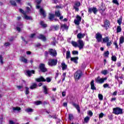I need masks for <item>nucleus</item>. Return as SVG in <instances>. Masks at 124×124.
Masks as SVG:
<instances>
[{"label": "nucleus", "instance_id": "nucleus-1", "mask_svg": "<svg viewBox=\"0 0 124 124\" xmlns=\"http://www.w3.org/2000/svg\"><path fill=\"white\" fill-rule=\"evenodd\" d=\"M83 76V73L82 71L78 70L74 74V78L75 80H79Z\"/></svg>", "mask_w": 124, "mask_h": 124}, {"label": "nucleus", "instance_id": "nucleus-2", "mask_svg": "<svg viewBox=\"0 0 124 124\" xmlns=\"http://www.w3.org/2000/svg\"><path fill=\"white\" fill-rule=\"evenodd\" d=\"M113 112L115 115H122V114H123V109L119 107L113 108Z\"/></svg>", "mask_w": 124, "mask_h": 124}, {"label": "nucleus", "instance_id": "nucleus-3", "mask_svg": "<svg viewBox=\"0 0 124 124\" xmlns=\"http://www.w3.org/2000/svg\"><path fill=\"white\" fill-rule=\"evenodd\" d=\"M36 81L37 82H47V83H50L51 82V79L50 78H47L46 79L44 78L43 77H41L39 78H36Z\"/></svg>", "mask_w": 124, "mask_h": 124}, {"label": "nucleus", "instance_id": "nucleus-4", "mask_svg": "<svg viewBox=\"0 0 124 124\" xmlns=\"http://www.w3.org/2000/svg\"><path fill=\"white\" fill-rule=\"evenodd\" d=\"M57 63H58V60L57 59L48 60V65L49 66H55V65H57Z\"/></svg>", "mask_w": 124, "mask_h": 124}, {"label": "nucleus", "instance_id": "nucleus-5", "mask_svg": "<svg viewBox=\"0 0 124 124\" xmlns=\"http://www.w3.org/2000/svg\"><path fill=\"white\" fill-rule=\"evenodd\" d=\"M84 46H85V42L83 41L82 39H78V47L79 48V50L84 49Z\"/></svg>", "mask_w": 124, "mask_h": 124}, {"label": "nucleus", "instance_id": "nucleus-6", "mask_svg": "<svg viewBox=\"0 0 124 124\" xmlns=\"http://www.w3.org/2000/svg\"><path fill=\"white\" fill-rule=\"evenodd\" d=\"M107 80V78H100V77H98L95 78V81L98 84H103L104 81Z\"/></svg>", "mask_w": 124, "mask_h": 124}, {"label": "nucleus", "instance_id": "nucleus-7", "mask_svg": "<svg viewBox=\"0 0 124 124\" xmlns=\"http://www.w3.org/2000/svg\"><path fill=\"white\" fill-rule=\"evenodd\" d=\"M95 38L97 42H101L102 41V35L100 33L98 32L95 34Z\"/></svg>", "mask_w": 124, "mask_h": 124}, {"label": "nucleus", "instance_id": "nucleus-8", "mask_svg": "<svg viewBox=\"0 0 124 124\" xmlns=\"http://www.w3.org/2000/svg\"><path fill=\"white\" fill-rule=\"evenodd\" d=\"M81 20H82V18L79 16V15H77L76 17V19L74 20V23L75 25L77 26L80 24V22H81Z\"/></svg>", "mask_w": 124, "mask_h": 124}, {"label": "nucleus", "instance_id": "nucleus-9", "mask_svg": "<svg viewBox=\"0 0 124 124\" xmlns=\"http://www.w3.org/2000/svg\"><path fill=\"white\" fill-rule=\"evenodd\" d=\"M39 68L42 72H46L47 71V68L45 67L44 63H41L39 65Z\"/></svg>", "mask_w": 124, "mask_h": 124}, {"label": "nucleus", "instance_id": "nucleus-10", "mask_svg": "<svg viewBox=\"0 0 124 124\" xmlns=\"http://www.w3.org/2000/svg\"><path fill=\"white\" fill-rule=\"evenodd\" d=\"M81 5V3L79 1H76L75 3L74 8L76 11H79V7Z\"/></svg>", "mask_w": 124, "mask_h": 124}, {"label": "nucleus", "instance_id": "nucleus-11", "mask_svg": "<svg viewBox=\"0 0 124 124\" xmlns=\"http://www.w3.org/2000/svg\"><path fill=\"white\" fill-rule=\"evenodd\" d=\"M48 52L49 55L52 57H56L57 56V51L56 50L51 49L49 50Z\"/></svg>", "mask_w": 124, "mask_h": 124}, {"label": "nucleus", "instance_id": "nucleus-12", "mask_svg": "<svg viewBox=\"0 0 124 124\" xmlns=\"http://www.w3.org/2000/svg\"><path fill=\"white\" fill-rule=\"evenodd\" d=\"M88 12L89 13H92V12H93L94 14H96V12H97V9H96L95 7L89 8L88 10Z\"/></svg>", "mask_w": 124, "mask_h": 124}, {"label": "nucleus", "instance_id": "nucleus-13", "mask_svg": "<svg viewBox=\"0 0 124 124\" xmlns=\"http://www.w3.org/2000/svg\"><path fill=\"white\" fill-rule=\"evenodd\" d=\"M109 26H110L109 20H105L104 27L106 29V30H107L108 28H109Z\"/></svg>", "mask_w": 124, "mask_h": 124}, {"label": "nucleus", "instance_id": "nucleus-14", "mask_svg": "<svg viewBox=\"0 0 124 124\" xmlns=\"http://www.w3.org/2000/svg\"><path fill=\"white\" fill-rule=\"evenodd\" d=\"M90 85L91 87V90H93V91L96 90V88H95V86H94V80H92L90 83Z\"/></svg>", "mask_w": 124, "mask_h": 124}, {"label": "nucleus", "instance_id": "nucleus-15", "mask_svg": "<svg viewBox=\"0 0 124 124\" xmlns=\"http://www.w3.org/2000/svg\"><path fill=\"white\" fill-rule=\"evenodd\" d=\"M86 34L85 33H79L77 34V38L78 39H82L85 37Z\"/></svg>", "mask_w": 124, "mask_h": 124}, {"label": "nucleus", "instance_id": "nucleus-16", "mask_svg": "<svg viewBox=\"0 0 124 124\" xmlns=\"http://www.w3.org/2000/svg\"><path fill=\"white\" fill-rule=\"evenodd\" d=\"M31 74H34V70L26 71V75H27V76L31 77Z\"/></svg>", "mask_w": 124, "mask_h": 124}, {"label": "nucleus", "instance_id": "nucleus-17", "mask_svg": "<svg viewBox=\"0 0 124 124\" xmlns=\"http://www.w3.org/2000/svg\"><path fill=\"white\" fill-rule=\"evenodd\" d=\"M73 106L76 108L78 110V113H81V110H80V107L78 105L76 104L75 103L73 104Z\"/></svg>", "mask_w": 124, "mask_h": 124}, {"label": "nucleus", "instance_id": "nucleus-18", "mask_svg": "<svg viewBox=\"0 0 124 124\" xmlns=\"http://www.w3.org/2000/svg\"><path fill=\"white\" fill-rule=\"evenodd\" d=\"M20 61L24 63H28V60L25 58L24 57H21L20 58Z\"/></svg>", "mask_w": 124, "mask_h": 124}, {"label": "nucleus", "instance_id": "nucleus-19", "mask_svg": "<svg viewBox=\"0 0 124 124\" xmlns=\"http://www.w3.org/2000/svg\"><path fill=\"white\" fill-rule=\"evenodd\" d=\"M79 58L78 57H73V58H71V62H75V63H78V59Z\"/></svg>", "mask_w": 124, "mask_h": 124}, {"label": "nucleus", "instance_id": "nucleus-20", "mask_svg": "<svg viewBox=\"0 0 124 124\" xmlns=\"http://www.w3.org/2000/svg\"><path fill=\"white\" fill-rule=\"evenodd\" d=\"M61 65L62 66V70H65L66 69H67V65L65 64V63L64 62H62L61 63Z\"/></svg>", "mask_w": 124, "mask_h": 124}, {"label": "nucleus", "instance_id": "nucleus-21", "mask_svg": "<svg viewBox=\"0 0 124 124\" xmlns=\"http://www.w3.org/2000/svg\"><path fill=\"white\" fill-rule=\"evenodd\" d=\"M38 38H39V39H42L43 41H46V37L41 34H40L39 36H38Z\"/></svg>", "mask_w": 124, "mask_h": 124}, {"label": "nucleus", "instance_id": "nucleus-22", "mask_svg": "<svg viewBox=\"0 0 124 124\" xmlns=\"http://www.w3.org/2000/svg\"><path fill=\"white\" fill-rule=\"evenodd\" d=\"M40 12L41 15H42L43 17H46V14H45V11H44L43 9L42 8L40 9Z\"/></svg>", "mask_w": 124, "mask_h": 124}, {"label": "nucleus", "instance_id": "nucleus-23", "mask_svg": "<svg viewBox=\"0 0 124 124\" xmlns=\"http://www.w3.org/2000/svg\"><path fill=\"white\" fill-rule=\"evenodd\" d=\"M66 59L67 60H68V59H70V58H71V54H70V51H67L66 52Z\"/></svg>", "mask_w": 124, "mask_h": 124}, {"label": "nucleus", "instance_id": "nucleus-24", "mask_svg": "<svg viewBox=\"0 0 124 124\" xmlns=\"http://www.w3.org/2000/svg\"><path fill=\"white\" fill-rule=\"evenodd\" d=\"M124 37L123 36L120 37V39H119V44H123V43H124Z\"/></svg>", "mask_w": 124, "mask_h": 124}, {"label": "nucleus", "instance_id": "nucleus-25", "mask_svg": "<svg viewBox=\"0 0 124 124\" xmlns=\"http://www.w3.org/2000/svg\"><path fill=\"white\" fill-rule=\"evenodd\" d=\"M61 27V29H62L63 30H68V26L65 24H62Z\"/></svg>", "mask_w": 124, "mask_h": 124}, {"label": "nucleus", "instance_id": "nucleus-26", "mask_svg": "<svg viewBox=\"0 0 124 124\" xmlns=\"http://www.w3.org/2000/svg\"><path fill=\"white\" fill-rule=\"evenodd\" d=\"M103 43H107L108 41H109V37H105V38L102 39Z\"/></svg>", "mask_w": 124, "mask_h": 124}, {"label": "nucleus", "instance_id": "nucleus-27", "mask_svg": "<svg viewBox=\"0 0 124 124\" xmlns=\"http://www.w3.org/2000/svg\"><path fill=\"white\" fill-rule=\"evenodd\" d=\"M25 112H27V113H32L33 109L31 108H28L25 109Z\"/></svg>", "mask_w": 124, "mask_h": 124}, {"label": "nucleus", "instance_id": "nucleus-28", "mask_svg": "<svg viewBox=\"0 0 124 124\" xmlns=\"http://www.w3.org/2000/svg\"><path fill=\"white\" fill-rule=\"evenodd\" d=\"M90 117L89 116L85 117L84 118V123H85V124H88L90 121Z\"/></svg>", "mask_w": 124, "mask_h": 124}, {"label": "nucleus", "instance_id": "nucleus-29", "mask_svg": "<svg viewBox=\"0 0 124 124\" xmlns=\"http://www.w3.org/2000/svg\"><path fill=\"white\" fill-rule=\"evenodd\" d=\"M71 44L74 46V47H78V43L75 41H72Z\"/></svg>", "mask_w": 124, "mask_h": 124}, {"label": "nucleus", "instance_id": "nucleus-30", "mask_svg": "<svg viewBox=\"0 0 124 124\" xmlns=\"http://www.w3.org/2000/svg\"><path fill=\"white\" fill-rule=\"evenodd\" d=\"M36 87H37V85H36V83H33L30 87V89H31V90H33V89H35Z\"/></svg>", "mask_w": 124, "mask_h": 124}, {"label": "nucleus", "instance_id": "nucleus-31", "mask_svg": "<svg viewBox=\"0 0 124 124\" xmlns=\"http://www.w3.org/2000/svg\"><path fill=\"white\" fill-rule=\"evenodd\" d=\"M54 17H55V15H54L53 14H49V20H53V19H54Z\"/></svg>", "mask_w": 124, "mask_h": 124}, {"label": "nucleus", "instance_id": "nucleus-32", "mask_svg": "<svg viewBox=\"0 0 124 124\" xmlns=\"http://www.w3.org/2000/svg\"><path fill=\"white\" fill-rule=\"evenodd\" d=\"M43 89H44V92L45 93V94H48V89H47V87L46 86H43Z\"/></svg>", "mask_w": 124, "mask_h": 124}, {"label": "nucleus", "instance_id": "nucleus-33", "mask_svg": "<svg viewBox=\"0 0 124 124\" xmlns=\"http://www.w3.org/2000/svg\"><path fill=\"white\" fill-rule=\"evenodd\" d=\"M123 21V17H121L118 20H117V23L119 24V26L122 24V22Z\"/></svg>", "mask_w": 124, "mask_h": 124}, {"label": "nucleus", "instance_id": "nucleus-34", "mask_svg": "<svg viewBox=\"0 0 124 124\" xmlns=\"http://www.w3.org/2000/svg\"><path fill=\"white\" fill-rule=\"evenodd\" d=\"M13 110L14 111H20V110H21V108H19V107H14L13 108Z\"/></svg>", "mask_w": 124, "mask_h": 124}, {"label": "nucleus", "instance_id": "nucleus-35", "mask_svg": "<svg viewBox=\"0 0 124 124\" xmlns=\"http://www.w3.org/2000/svg\"><path fill=\"white\" fill-rule=\"evenodd\" d=\"M55 15H56V16H57L58 17H60L61 15V14L60 12V11H57L55 12Z\"/></svg>", "mask_w": 124, "mask_h": 124}, {"label": "nucleus", "instance_id": "nucleus-36", "mask_svg": "<svg viewBox=\"0 0 124 124\" xmlns=\"http://www.w3.org/2000/svg\"><path fill=\"white\" fill-rule=\"evenodd\" d=\"M98 98L99 100H103V95L102 94H98Z\"/></svg>", "mask_w": 124, "mask_h": 124}, {"label": "nucleus", "instance_id": "nucleus-37", "mask_svg": "<svg viewBox=\"0 0 124 124\" xmlns=\"http://www.w3.org/2000/svg\"><path fill=\"white\" fill-rule=\"evenodd\" d=\"M65 76H66V73H63L62 76V82H63V81L65 80Z\"/></svg>", "mask_w": 124, "mask_h": 124}, {"label": "nucleus", "instance_id": "nucleus-38", "mask_svg": "<svg viewBox=\"0 0 124 124\" xmlns=\"http://www.w3.org/2000/svg\"><path fill=\"white\" fill-rule=\"evenodd\" d=\"M24 17L26 19V20H30V19H31V16H29L27 15H26V14L25 15H24Z\"/></svg>", "mask_w": 124, "mask_h": 124}, {"label": "nucleus", "instance_id": "nucleus-39", "mask_svg": "<svg viewBox=\"0 0 124 124\" xmlns=\"http://www.w3.org/2000/svg\"><path fill=\"white\" fill-rule=\"evenodd\" d=\"M111 45L112 42H111V41H108L107 42V46H108V47H110V46H111Z\"/></svg>", "mask_w": 124, "mask_h": 124}, {"label": "nucleus", "instance_id": "nucleus-40", "mask_svg": "<svg viewBox=\"0 0 124 124\" xmlns=\"http://www.w3.org/2000/svg\"><path fill=\"white\" fill-rule=\"evenodd\" d=\"M117 32H121V31H122V28L121 27V26L117 27Z\"/></svg>", "mask_w": 124, "mask_h": 124}, {"label": "nucleus", "instance_id": "nucleus-41", "mask_svg": "<svg viewBox=\"0 0 124 124\" xmlns=\"http://www.w3.org/2000/svg\"><path fill=\"white\" fill-rule=\"evenodd\" d=\"M40 25H41L43 27V28H46V27H47V24H44V22L43 21H41L40 22Z\"/></svg>", "mask_w": 124, "mask_h": 124}, {"label": "nucleus", "instance_id": "nucleus-42", "mask_svg": "<svg viewBox=\"0 0 124 124\" xmlns=\"http://www.w3.org/2000/svg\"><path fill=\"white\" fill-rule=\"evenodd\" d=\"M112 2H113V3H114L115 4H116L117 5H120V3H119L118 0H113Z\"/></svg>", "mask_w": 124, "mask_h": 124}, {"label": "nucleus", "instance_id": "nucleus-43", "mask_svg": "<svg viewBox=\"0 0 124 124\" xmlns=\"http://www.w3.org/2000/svg\"><path fill=\"white\" fill-rule=\"evenodd\" d=\"M109 56V51H107V52H105L104 53V56L106 57V58H108Z\"/></svg>", "mask_w": 124, "mask_h": 124}, {"label": "nucleus", "instance_id": "nucleus-44", "mask_svg": "<svg viewBox=\"0 0 124 124\" xmlns=\"http://www.w3.org/2000/svg\"><path fill=\"white\" fill-rule=\"evenodd\" d=\"M10 2L12 5H16V2L13 0H10Z\"/></svg>", "mask_w": 124, "mask_h": 124}, {"label": "nucleus", "instance_id": "nucleus-45", "mask_svg": "<svg viewBox=\"0 0 124 124\" xmlns=\"http://www.w3.org/2000/svg\"><path fill=\"white\" fill-rule=\"evenodd\" d=\"M113 44H114V45H115V48H116V49H119V46H118V43H117V41H115V42L113 43Z\"/></svg>", "mask_w": 124, "mask_h": 124}, {"label": "nucleus", "instance_id": "nucleus-46", "mask_svg": "<svg viewBox=\"0 0 124 124\" xmlns=\"http://www.w3.org/2000/svg\"><path fill=\"white\" fill-rule=\"evenodd\" d=\"M111 60L112 61H113V62H116V61H117V57L115 56H112L111 57Z\"/></svg>", "mask_w": 124, "mask_h": 124}, {"label": "nucleus", "instance_id": "nucleus-47", "mask_svg": "<svg viewBox=\"0 0 124 124\" xmlns=\"http://www.w3.org/2000/svg\"><path fill=\"white\" fill-rule=\"evenodd\" d=\"M29 88L26 87L25 94H29L30 91H29Z\"/></svg>", "mask_w": 124, "mask_h": 124}, {"label": "nucleus", "instance_id": "nucleus-48", "mask_svg": "<svg viewBox=\"0 0 124 124\" xmlns=\"http://www.w3.org/2000/svg\"><path fill=\"white\" fill-rule=\"evenodd\" d=\"M87 114L88 115H89V116H90L91 117H92L93 116V112L91 110H89L87 112Z\"/></svg>", "mask_w": 124, "mask_h": 124}, {"label": "nucleus", "instance_id": "nucleus-49", "mask_svg": "<svg viewBox=\"0 0 124 124\" xmlns=\"http://www.w3.org/2000/svg\"><path fill=\"white\" fill-rule=\"evenodd\" d=\"M36 105H40L41 104H42V102L41 101H38L35 103Z\"/></svg>", "mask_w": 124, "mask_h": 124}, {"label": "nucleus", "instance_id": "nucleus-50", "mask_svg": "<svg viewBox=\"0 0 124 124\" xmlns=\"http://www.w3.org/2000/svg\"><path fill=\"white\" fill-rule=\"evenodd\" d=\"M53 29L54 30H55V31H58V30L59 29V26L58 25L54 26L53 27Z\"/></svg>", "mask_w": 124, "mask_h": 124}, {"label": "nucleus", "instance_id": "nucleus-51", "mask_svg": "<svg viewBox=\"0 0 124 124\" xmlns=\"http://www.w3.org/2000/svg\"><path fill=\"white\" fill-rule=\"evenodd\" d=\"M72 54L73 55H78V51L75 50L72 52Z\"/></svg>", "mask_w": 124, "mask_h": 124}, {"label": "nucleus", "instance_id": "nucleus-52", "mask_svg": "<svg viewBox=\"0 0 124 124\" xmlns=\"http://www.w3.org/2000/svg\"><path fill=\"white\" fill-rule=\"evenodd\" d=\"M19 12L21 13H22V14H23V15H25L26 14V13L22 9H19Z\"/></svg>", "mask_w": 124, "mask_h": 124}, {"label": "nucleus", "instance_id": "nucleus-53", "mask_svg": "<svg viewBox=\"0 0 124 124\" xmlns=\"http://www.w3.org/2000/svg\"><path fill=\"white\" fill-rule=\"evenodd\" d=\"M104 116V114H103V113H101L99 115V118L100 119L101 118H103V116Z\"/></svg>", "mask_w": 124, "mask_h": 124}, {"label": "nucleus", "instance_id": "nucleus-54", "mask_svg": "<svg viewBox=\"0 0 124 124\" xmlns=\"http://www.w3.org/2000/svg\"><path fill=\"white\" fill-rule=\"evenodd\" d=\"M69 120H72L73 119V115L72 114H69Z\"/></svg>", "mask_w": 124, "mask_h": 124}, {"label": "nucleus", "instance_id": "nucleus-55", "mask_svg": "<svg viewBox=\"0 0 124 124\" xmlns=\"http://www.w3.org/2000/svg\"><path fill=\"white\" fill-rule=\"evenodd\" d=\"M102 74H104V75H106L107 74V70H104L102 72Z\"/></svg>", "mask_w": 124, "mask_h": 124}, {"label": "nucleus", "instance_id": "nucleus-56", "mask_svg": "<svg viewBox=\"0 0 124 124\" xmlns=\"http://www.w3.org/2000/svg\"><path fill=\"white\" fill-rule=\"evenodd\" d=\"M2 60H3L2 57L1 56H0V62L1 64L3 63V61Z\"/></svg>", "mask_w": 124, "mask_h": 124}, {"label": "nucleus", "instance_id": "nucleus-57", "mask_svg": "<svg viewBox=\"0 0 124 124\" xmlns=\"http://www.w3.org/2000/svg\"><path fill=\"white\" fill-rule=\"evenodd\" d=\"M103 87L105 88H108V87H109V84L106 83L103 85Z\"/></svg>", "mask_w": 124, "mask_h": 124}, {"label": "nucleus", "instance_id": "nucleus-58", "mask_svg": "<svg viewBox=\"0 0 124 124\" xmlns=\"http://www.w3.org/2000/svg\"><path fill=\"white\" fill-rule=\"evenodd\" d=\"M66 94V92H63L62 93V96L64 97L65 96Z\"/></svg>", "mask_w": 124, "mask_h": 124}, {"label": "nucleus", "instance_id": "nucleus-59", "mask_svg": "<svg viewBox=\"0 0 124 124\" xmlns=\"http://www.w3.org/2000/svg\"><path fill=\"white\" fill-rule=\"evenodd\" d=\"M16 30L20 32V31H21V28H20L19 27H16Z\"/></svg>", "mask_w": 124, "mask_h": 124}, {"label": "nucleus", "instance_id": "nucleus-60", "mask_svg": "<svg viewBox=\"0 0 124 124\" xmlns=\"http://www.w3.org/2000/svg\"><path fill=\"white\" fill-rule=\"evenodd\" d=\"M36 2L38 3V4H39V3L41 2V0H36Z\"/></svg>", "mask_w": 124, "mask_h": 124}, {"label": "nucleus", "instance_id": "nucleus-61", "mask_svg": "<svg viewBox=\"0 0 124 124\" xmlns=\"http://www.w3.org/2000/svg\"><path fill=\"white\" fill-rule=\"evenodd\" d=\"M117 91H115L113 93L112 95H114V96L117 95Z\"/></svg>", "mask_w": 124, "mask_h": 124}, {"label": "nucleus", "instance_id": "nucleus-62", "mask_svg": "<svg viewBox=\"0 0 124 124\" xmlns=\"http://www.w3.org/2000/svg\"><path fill=\"white\" fill-rule=\"evenodd\" d=\"M27 55H31V52L30 51H27L26 52Z\"/></svg>", "mask_w": 124, "mask_h": 124}, {"label": "nucleus", "instance_id": "nucleus-63", "mask_svg": "<svg viewBox=\"0 0 124 124\" xmlns=\"http://www.w3.org/2000/svg\"><path fill=\"white\" fill-rule=\"evenodd\" d=\"M17 88L18 90H21L22 89V88H23V87L21 86H17Z\"/></svg>", "mask_w": 124, "mask_h": 124}, {"label": "nucleus", "instance_id": "nucleus-64", "mask_svg": "<svg viewBox=\"0 0 124 124\" xmlns=\"http://www.w3.org/2000/svg\"><path fill=\"white\" fill-rule=\"evenodd\" d=\"M116 98H111V101L112 102H113V101H115V100H116Z\"/></svg>", "mask_w": 124, "mask_h": 124}]
</instances>
